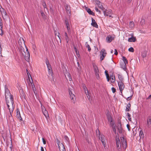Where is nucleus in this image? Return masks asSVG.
<instances>
[{"label":"nucleus","instance_id":"1","mask_svg":"<svg viewBox=\"0 0 151 151\" xmlns=\"http://www.w3.org/2000/svg\"><path fill=\"white\" fill-rule=\"evenodd\" d=\"M7 95L6 93L5 99L6 104L9 110L10 114L12 116V112L14 108V105L13 100V96L10 92L7 93Z\"/></svg>","mask_w":151,"mask_h":151},{"label":"nucleus","instance_id":"2","mask_svg":"<svg viewBox=\"0 0 151 151\" xmlns=\"http://www.w3.org/2000/svg\"><path fill=\"white\" fill-rule=\"evenodd\" d=\"M116 145L118 151H121L122 147L125 149L127 147L126 140L123 137H121L120 139L118 138L116 140Z\"/></svg>","mask_w":151,"mask_h":151},{"label":"nucleus","instance_id":"3","mask_svg":"<svg viewBox=\"0 0 151 151\" xmlns=\"http://www.w3.org/2000/svg\"><path fill=\"white\" fill-rule=\"evenodd\" d=\"M21 53L23 56H24L25 60L27 62L29 60L30 55L28 49L26 48V50L24 52L21 51Z\"/></svg>","mask_w":151,"mask_h":151},{"label":"nucleus","instance_id":"4","mask_svg":"<svg viewBox=\"0 0 151 151\" xmlns=\"http://www.w3.org/2000/svg\"><path fill=\"white\" fill-rule=\"evenodd\" d=\"M118 84L119 91L120 92V94L122 95V96H123V95L122 94V91L125 87L123 82L119 81Z\"/></svg>","mask_w":151,"mask_h":151},{"label":"nucleus","instance_id":"5","mask_svg":"<svg viewBox=\"0 0 151 151\" xmlns=\"http://www.w3.org/2000/svg\"><path fill=\"white\" fill-rule=\"evenodd\" d=\"M69 94L70 96V99L71 100H73V101L74 103V101L76 99L75 96L74 94L73 93V89L71 88H69Z\"/></svg>","mask_w":151,"mask_h":151},{"label":"nucleus","instance_id":"6","mask_svg":"<svg viewBox=\"0 0 151 151\" xmlns=\"http://www.w3.org/2000/svg\"><path fill=\"white\" fill-rule=\"evenodd\" d=\"M100 54L101 55L100 58L101 59V61L104 59L106 54L105 49H102L100 51Z\"/></svg>","mask_w":151,"mask_h":151},{"label":"nucleus","instance_id":"7","mask_svg":"<svg viewBox=\"0 0 151 151\" xmlns=\"http://www.w3.org/2000/svg\"><path fill=\"white\" fill-rule=\"evenodd\" d=\"M146 125L147 127H151V116H149L147 119Z\"/></svg>","mask_w":151,"mask_h":151},{"label":"nucleus","instance_id":"8","mask_svg":"<svg viewBox=\"0 0 151 151\" xmlns=\"http://www.w3.org/2000/svg\"><path fill=\"white\" fill-rule=\"evenodd\" d=\"M0 11L1 13L2 17H5L7 13L6 11L4 9L2 8L1 6L0 5Z\"/></svg>","mask_w":151,"mask_h":151},{"label":"nucleus","instance_id":"9","mask_svg":"<svg viewBox=\"0 0 151 151\" xmlns=\"http://www.w3.org/2000/svg\"><path fill=\"white\" fill-rule=\"evenodd\" d=\"M112 12V11L111 10L108 11L107 10H106L105 11H103V12L105 16H109V17H111V16L110 14H111Z\"/></svg>","mask_w":151,"mask_h":151},{"label":"nucleus","instance_id":"10","mask_svg":"<svg viewBox=\"0 0 151 151\" xmlns=\"http://www.w3.org/2000/svg\"><path fill=\"white\" fill-rule=\"evenodd\" d=\"M117 129L118 130L119 133L121 134L122 133V128L121 123H119L117 126Z\"/></svg>","mask_w":151,"mask_h":151},{"label":"nucleus","instance_id":"11","mask_svg":"<svg viewBox=\"0 0 151 151\" xmlns=\"http://www.w3.org/2000/svg\"><path fill=\"white\" fill-rule=\"evenodd\" d=\"M96 4L97 5L98 7L101 9L102 10H103L104 9L101 3L98 0H96L95 1Z\"/></svg>","mask_w":151,"mask_h":151},{"label":"nucleus","instance_id":"12","mask_svg":"<svg viewBox=\"0 0 151 151\" xmlns=\"http://www.w3.org/2000/svg\"><path fill=\"white\" fill-rule=\"evenodd\" d=\"M92 22L91 25L93 27H95L96 28H98V26L97 23L96 22L95 20L93 18H91Z\"/></svg>","mask_w":151,"mask_h":151},{"label":"nucleus","instance_id":"13","mask_svg":"<svg viewBox=\"0 0 151 151\" xmlns=\"http://www.w3.org/2000/svg\"><path fill=\"white\" fill-rule=\"evenodd\" d=\"M46 65H47L48 72L50 73V75H51L52 76L53 74V72L52 69L50 65V64H49Z\"/></svg>","mask_w":151,"mask_h":151},{"label":"nucleus","instance_id":"14","mask_svg":"<svg viewBox=\"0 0 151 151\" xmlns=\"http://www.w3.org/2000/svg\"><path fill=\"white\" fill-rule=\"evenodd\" d=\"M28 84L30 85L31 84L32 88V90L33 91L35 94L36 93H35V91L36 90V89L35 88L34 83L31 82L29 79V82H28Z\"/></svg>","mask_w":151,"mask_h":151},{"label":"nucleus","instance_id":"15","mask_svg":"<svg viewBox=\"0 0 151 151\" xmlns=\"http://www.w3.org/2000/svg\"><path fill=\"white\" fill-rule=\"evenodd\" d=\"M65 9L67 13L68 14H71V11L70 9V7L69 5L66 4L65 6Z\"/></svg>","mask_w":151,"mask_h":151},{"label":"nucleus","instance_id":"16","mask_svg":"<svg viewBox=\"0 0 151 151\" xmlns=\"http://www.w3.org/2000/svg\"><path fill=\"white\" fill-rule=\"evenodd\" d=\"M17 117L19 119H20V120H21L22 119L20 113L19 109H17Z\"/></svg>","mask_w":151,"mask_h":151},{"label":"nucleus","instance_id":"17","mask_svg":"<svg viewBox=\"0 0 151 151\" xmlns=\"http://www.w3.org/2000/svg\"><path fill=\"white\" fill-rule=\"evenodd\" d=\"M136 38L135 37L133 36V34L132 35L131 37L129 38L128 39V41L129 42H134L136 41Z\"/></svg>","mask_w":151,"mask_h":151},{"label":"nucleus","instance_id":"18","mask_svg":"<svg viewBox=\"0 0 151 151\" xmlns=\"http://www.w3.org/2000/svg\"><path fill=\"white\" fill-rule=\"evenodd\" d=\"M113 39L112 37L109 35L106 37V40L107 42L109 43L112 41Z\"/></svg>","mask_w":151,"mask_h":151},{"label":"nucleus","instance_id":"19","mask_svg":"<svg viewBox=\"0 0 151 151\" xmlns=\"http://www.w3.org/2000/svg\"><path fill=\"white\" fill-rule=\"evenodd\" d=\"M65 76L67 80H69L70 81L72 80V79L71 76V75L69 73H66L65 74Z\"/></svg>","mask_w":151,"mask_h":151},{"label":"nucleus","instance_id":"20","mask_svg":"<svg viewBox=\"0 0 151 151\" xmlns=\"http://www.w3.org/2000/svg\"><path fill=\"white\" fill-rule=\"evenodd\" d=\"M94 71L95 73H99V70L97 66L94 63L93 64Z\"/></svg>","mask_w":151,"mask_h":151},{"label":"nucleus","instance_id":"21","mask_svg":"<svg viewBox=\"0 0 151 151\" xmlns=\"http://www.w3.org/2000/svg\"><path fill=\"white\" fill-rule=\"evenodd\" d=\"M86 9L87 10V12L89 14L92 15H95L94 13V12H92L90 9L88 8L87 7H86Z\"/></svg>","mask_w":151,"mask_h":151},{"label":"nucleus","instance_id":"22","mask_svg":"<svg viewBox=\"0 0 151 151\" xmlns=\"http://www.w3.org/2000/svg\"><path fill=\"white\" fill-rule=\"evenodd\" d=\"M19 44L20 45H21L23 44H24V41L22 37H20L18 41Z\"/></svg>","mask_w":151,"mask_h":151},{"label":"nucleus","instance_id":"23","mask_svg":"<svg viewBox=\"0 0 151 151\" xmlns=\"http://www.w3.org/2000/svg\"><path fill=\"white\" fill-rule=\"evenodd\" d=\"M109 121L110 122V126L113 128V127H115L116 125L115 124L112 122V121L111 118L109 119Z\"/></svg>","mask_w":151,"mask_h":151},{"label":"nucleus","instance_id":"24","mask_svg":"<svg viewBox=\"0 0 151 151\" xmlns=\"http://www.w3.org/2000/svg\"><path fill=\"white\" fill-rule=\"evenodd\" d=\"M131 106V104L130 103H128L127 104L126 109H125V111H129L130 110Z\"/></svg>","mask_w":151,"mask_h":151},{"label":"nucleus","instance_id":"25","mask_svg":"<svg viewBox=\"0 0 151 151\" xmlns=\"http://www.w3.org/2000/svg\"><path fill=\"white\" fill-rule=\"evenodd\" d=\"M66 25V27L67 29V30L68 32L70 30V25L69 24L68 21H67L66 20H65Z\"/></svg>","mask_w":151,"mask_h":151},{"label":"nucleus","instance_id":"26","mask_svg":"<svg viewBox=\"0 0 151 151\" xmlns=\"http://www.w3.org/2000/svg\"><path fill=\"white\" fill-rule=\"evenodd\" d=\"M42 112L44 116L47 117V116L48 115V114L47 111L44 108V109H42Z\"/></svg>","mask_w":151,"mask_h":151},{"label":"nucleus","instance_id":"27","mask_svg":"<svg viewBox=\"0 0 151 151\" xmlns=\"http://www.w3.org/2000/svg\"><path fill=\"white\" fill-rule=\"evenodd\" d=\"M65 36L66 41L67 43H68L69 40V38L68 36L67 33L66 32L65 33Z\"/></svg>","mask_w":151,"mask_h":151},{"label":"nucleus","instance_id":"28","mask_svg":"<svg viewBox=\"0 0 151 151\" xmlns=\"http://www.w3.org/2000/svg\"><path fill=\"white\" fill-rule=\"evenodd\" d=\"M3 24H0V35H2L3 34L4 32L2 30Z\"/></svg>","mask_w":151,"mask_h":151},{"label":"nucleus","instance_id":"29","mask_svg":"<svg viewBox=\"0 0 151 151\" xmlns=\"http://www.w3.org/2000/svg\"><path fill=\"white\" fill-rule=\"evenodd\" d=\"M139 136L140 139L143 138L144 137V134L142 130H141L140 131Z\"/></svg>","mask_w":151,"mask_h":151},{"label":"nucleus","instance_id":"30","mask_svg":"<svg viewBox=\"0 0 151 151\" xmlns=\"http://www.w3.org/2000/svg\"><path fill=\"white\" fill-rule=\"evenodd\" d=\"M126 64L125 63H123L121 65V67L124 70H125L126 69Z\"/></svg>","mask_w":151,"mask_h":151},{"label":"nucleus","instance_id":"31","mask_svg":"<svg viewBox=\"0 0 151 151\" xmlns=\"http://www.w3.org/2000/svg\"><path fill=\"white\" fill-rule=\"evenodd\" d=\"M84 87V91L85 92V93L86 94V95L87 96V97H88L87 95L88 96H89V94H88V91L87 88L85 86L84 87Z\"/></svg>","mask_w":151,"mask_h":151},{"label":"nucleus","instance_id":"32","mask_svg":"<svg viewBox=\"0 0 151 151\" xmlns=\"http://www.w3.org/2000/svg\"><path fill=\"white\" fill-rule=\"evenodd\" d=\"M129 27L131 29L134 27V23L133 22H130L129 23Z\"/></svg>","mask_w":151,"mask_h":151},{"label":"nucleus","instance_id":"33","mask_svg":"<svg viewBox=\"0 0 151 151\" xmlns=\"http://www.w3.org/2000/svg\"><path fill=\"white\" fill-rule=\"evenodd\" d=\"M118 78L119 80V81L123 82L124 79H123V78L122 77V76L120 74H118Z\"/></svg>","mask_w":151,"mask_h":151},{"label":"nucleus","instance_id":"34","mask_svg":"<svg viewBox=\"0 0 151 151\" xmlns=\"http://www.w3.org/2000/svg\"><path fill=\"white\" fill-rule=\"evenodd\" d=\"M105 73L106 76V78L108 81H109L110 80V76L109 74L107 73L106 70H105Z\"/></svg>","mask_w":151,"mask_h":151},{"label":"nucleus","instance_id":"35","mask_svg":"<svg viewBox=\"0 0 151 151\" xmlns=\"http://www.w3.org/2000/svg\"><path fill=\"white\" fill-rule=\"evenodd\" d=\"M86 47H87L88 49V50L89 52H90L91 50V48L89 45L88 44V42H87L85 44Z\"/></svg>","mask_w":151,"mask_h":151},{"label":"nucleus","instance_id":"36","mask_svg":"<svg viewBox=\"0 0 151 151\" xmlns=\"http://www.w3.org/2000/svg\"><path fill=\"white\" fill-rule=\"evenodd\" d=\"M123 60L124 62V63H125L126 64L128 63V61L126 58L124 56H123L122 57Z\"/></svg>","mask_w":151,"mask_h":151},{"label":"nucleus","instance_id":"37","mask_svg":"<svg viewBox=\"0 0 151 151\" xmlns=\"http://www.w3.org/2000/svg\"><path fill=\"white\" fill-rule=\"evenodd\" d=\"M42 5L43 6V7H44V9H47V6H46L45 2L44 1L42 2Z\"/></svg>","mask_w":151,"mask_h":151},{"label":"nucleus","instance_id":"38","mask_svg":"<svg viewBox=\"0 0 151 151\" xmlns=\"http://www.w3.org/2000/svg\"><path fill=\"white\" fill-rule=\"evenodd\" d=\"M77 64L78 65V68H77L78 71V73H80L81 71L80 67L79 66V63L78 62H77Z\"/></svg>","mask_w":151,"mask_h":151},{"label":"nucleus","instance_id":"39","mask_svg":"<svg viewBox=\"0 0 151 151\" xmlns=\"http://www.w3.org/2000/svg\"><path fill=\"white\" fill-rule=\"evenodd\" d=\"M127 116H128V119L129 121H131V118L130 117V116H131L130 114L128 113H127Z\"/></svg>","mask_w":151,"mask_h":151},{"label":"nucleus","instance_id":"40","mask_svg":"<svg viewBox=\"0 0 151 151\" xmlns=\"http://www.w3.org/2000/svg\"><path fill=\"white\" fill-rule=\"evenodd\" d=\"M128 50L129 52H133L134 51V48L132 47H131L130 48H129L128 49Z\"/></svg>","mask_w":151,"mask_h":151},{"label":"nucleus","instance_id":"41","mask_svg":"<svg viewBox=\"0 0 151 151\" xmlns=\"http://www.w3.org/2000/svg\"><path fill=\"white\" fill-rule=\"evenodd\" d=\"M40 12L42 16L43 17V18H45V15L44 13H43V12L42 11H41Z\"/></svg>","mask_w":151,"mask_h":151},{"label":"nucleus","instance_id":"42","mask_svg":"<svg viewBox=\"0 0 151 151\" xmlns=\"http://www.w3.org/2000/svg\"><path fill=\"white\" fill-rule=\"evenodd\" d=\"M111 79V83H114L115 81V78H112Z\"/></svg>","mask_w":151,"mask_h":151},{"label":"nucleus","instance_id":"43","mask_svg":"<svg viewBox=\"0 0 151 151\" xmlns=\"http://www.w3.org/2000/svg\"><path fill=\"white\" fill-rule=\"evenodd\" d=\"M101 141L103 145L104 146L106 144L105 141L104 139H102L101 140Z\"/></svg>","mask_w":151,"mask_h":151},{"label":"nucleus","instance_id":"44","mask_svg":"<svg viewBox=\"0 0 151 151\" xmlns=\"http://www.w3.org/2000/svg\"><path fill=\"white\" fill-rule=\"evenodd\" d=\"M96 77L97 79H99V73H95Z\"/></svg>","mask_w":151,"mask_h":151},{"label":"nucleus","instance_id":"45","mask_svg":"<svg viewBox=\"0 0 151 151\" xmlns=\"http://www.w3.org/2000/svg\"><path fill=\"white\" fill-rule=\"evenodd\" d=\"M111 90L112 91V92L113 93H114L116 92V89L114 87H112V88Z\"/></svg>","mask_w":151,"mask_h":151},{"label":"nucleus","instance_id":"46","mask_svg":"<svg viewBox=\"0 0 151 151\" xmlns=\"http://www.w3.org/2000/svg\"><path fill=\"white\" fill-rule=\"evenodd\" d=\"M21 50H22V52H24V51H25V50L22 47H21L20 48V52H21Z\"/></svg>","mask_w":151,"mask_h":151},{"label":"nucleus","instance_id":"47","mask_svg":"<svg viewBox=\"0 0 151 151\" xmlns=\"http://www.w3.org/2000/svg\"><path fill=\"white\" fill-rule=\"evenodd\" d=\"M113 131L116 134V129L115 128V127H113L112 128Z\"/></svg>","mask_w":151,"mask_h":151},{"label":"nucleus","instance_id":"48","mask_svg":"<svg viewBox=\"0 0 151 151\" xmlns=\"http://www.w3.org/2000/svg\"><path fill=\"white\" fill-rule=\"evenodd\" d=\"M146 53L145 52V53H143L142 54V57L143 58H145L146 56Z\"/></svg>","mask_w":151,"mask_h":151},{"label":"nucleus","instance_id":"49","mask_svg":"<svg viewBox=\"0 0 151 151\" xmlns=\"http://www.w3.org/2000/svg\"><path fill=\"white\" fill-rule=\"evenodd\" d=\"M45 62L46 65L50 64L49 60L47 58L45 60Z\"/></svg>","mask_w":151,"mask_h":151},{"label":"nucleus","instance_id":"50","mask_svg":"<svg viewBox=\"0 0 151 151\" xmlns=\"http://www.w3.org/2000/svg\"><path fill=\"white\" fill-rule=\"evenodd\" d=\"M43 142L44 144H45L46 143V141L44 138H42Z\"/></svg>","mask_w":151,"mask_h":151},{"label":"nucleus","instance_id":"51","mask_svg":"<svg viewBox=\"0 0 151 151\" xmlns=\"http://www.w3.org/2000/svg\"><path fill=\"white\" fill-rule=\"evenodd\" d=\"M95 9L96 12H99L100 14L101 13V11L99 10L98 9L97 7H96L95 8Z\"/></svg>","mask_w":151,"mask_h":151},{"label":"nucleus","instance_id":"52","mask_svg":"<svg viewBox=\"0 0 151 151\" xmlns=\"http://www.w3.org/2000/svg\"><path fill=\"white\" fill-rule=\"evenodd\" d=\"M51 13L53 15H54V12L53 9H51Z\"/></svg>","mask_w":151,"mask_h":151},{"label":"nucleus","instance_id":"53","mask_svg":"<svg viewBox=\"0 0 151 151\" xmlns=\"http://www.w3.org/2000/svg\"><path fill=\"white\" fill-rule=\"evenodd\" d=\"M115 52H114V54L116 55H118V52H117V50L116 49H115Z\"/></svg>","mask_w":151,"mask_h":151},{"label":"nucleus","instance_id":"54","mask_svg":"<svg viewBox=\"0 0 151 151\" xmlns=\"http://www.w3.org/2000/svg\"><path fill=\"white\" fill-rule=\"evenodd\" d=\"M115 76H114L113 74H112L111 75H110V78H115Z\"/></svg>","mask_w":151,"mask_h":151},{"label":"nucleus","instance_id":"55","mask_svg":"<svg viewBox=\"0 0 151 151\" xmlns=\"http://www.w3.org/2000/svg\"><path fill=\"white\" fill-rule=\"evenodd\" d=\"M127 127L129 131H130V129L129 128L130 126L128 124H127Z\"/></svg>","mask_w":151,"mask_h":151},{"label":"nucleus","instance_id":"56","mask_svg":"<svg viewBox=\"0 0 151 151\" xmlns=\"http://www.w3.org/2000/svg\"><path fill=\"white\" fill-rule=\"evenodd\" d=\"M5 92H6V91H7V90H8V89L7 88V86H6V85H5Z\"/></svg>","mask_w":151,"mask_h":151},{"label":"nucleus","instance_id":"57","mask_svg":"<svg viewBox=\"0 0 151 151\" xmlns=\"http://www.w3.org/2000/svg\"><path fill=\"white\" fill-rule=\"evenodd\" d=\"M60 35V34L59 33H58V35H57L58 37H59V39L60 40V42H61V40L60 38V36H59V35Z\"/></svg>","mask_w":151,"mask_h":151},{"label":"nucleus","instance_id":"58","mask_svg":"<svg viewBox=\"0 0 151 151\" xmlns=\"http://www.w3.org/2000/svg\"><path fill=\"white\" fill-rule=\"evenodd\" d=\"M3 24L2 22V20L1 17H0V24Z\"/></svg>","mask_w":151,"mask_h":151},{"label":"nucleus","instance_id":"59","mask_svg":"<svg viewBox=\"0 0 151 151\" xmlns=\"http://www.w3.org/2000/svg\"><path fill=\"white\" fill-rule=\"evenodd\" d=\"M74 49L76 52V54H77V49H76V47H75V46H74Z\"/></svg>","mask_w":151,"mask_h":151},{"label":"nucleus","instance_id":"60","mask_svg":"<svg viewBox=\"0 0 151 151\" xmlns=\"http://www.w3.org/2000/svg\"><path fill=\"white\" fill-rule=\"evenodd\" d=\"M41 151H44V150L43 147H41Z\"/></svg>","mask_w":151,"mask_h":151},{"label":"nucleus","instance_id":"61","mask_svg":"<svg viewBox=\"0 0 151 151\" xmlns=\"http://www.w3.org/2000/svg\"><path fill=\"white\" fill-rule=\"evenodd\" d=\"M131 99L130 98V97H128L127 99V101H129V100H130Z\"/></svg>","mask_w":151,"mask_h":151},{"label":"nucleus","instance_id":"62","mask_svg":"<svg viewBox=\"0 0 151 151\" xmlns=\"http://www.w3.org/2000/svg\"><path fill=\"white\" fill-rule=\"evenodd\" d=\"M2 51V48L1 46V45H0V52H1Z\"/></svg>","mask_w":151,"mask_h":151},{"label":"nucleus","instance_id":"63","mask_svg":"<svg viewBox=\"0 0 151 151\" xmlns=\"http://www.w3.org/2000/svg\"><path fill=\"white\" fill-rule=\"evenodd\" d=\"M151 98V94L149 96L147 99H149Z\"/></svg>","mask_w":151,"mask_h":151},{"label":"nucleus","instance_id":"64","mask_svg":"<svg viewBox=\"0 0 151 151\" xmlns=\"http://www.w3.org/2000/svg\"><path fill=\"white\" fill-rule=\"evenodd\" d=\"M59 148L60 150V151H61V147L60 146H59Z\"/></svg>","mask_w":151,"mask_h":151}]
</instances>
